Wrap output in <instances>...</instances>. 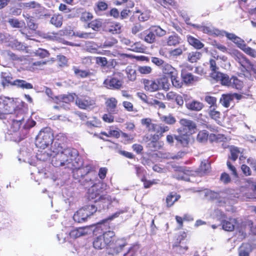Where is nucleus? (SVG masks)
Returning <instances> with one entry per match:
<instances>
[{
    "mask_svg": "<svg viewBox=\"0 0 256 256\" xmlns=\"http://www.w3.org/2000/svg\"><path fill=\"white\" fill-rule=\"evenodd\" d=\"M26 108L22 103L16 105L13 98L0 96V119L7 127L6 138L20 142L28 134L36 122L26 118Z\"/></svg>",
    "mask_w": 256,
    "mask_h": 256,
    "instance_id": "obj_1",
    "label": "nucleus"
},
{
    "mask_svg": "<svg viewBox=\"0 0 256 256\" xmlns=\"http://www.w3.org/2000/svg\"><path fill=\"white\" fill-rule=\"evenodd\" d=\"M52 162V165L55 167H64L72 170L74 178L79 182L93 168V166L91 164L82 167V163L78 158L77 150L70 148H66L64 152L58 154Z\"/></svg>",
    "mask_w": 256,
    "mask_h": 256,
    "instance_id": "obj_2",
    "label": "nucleus"
},
{
    "mask_svg": "<svg viewBox=\"0 0 256 256\" xmlns=\"http://www.w3.org/2000/svg\"><path fill=\"white\" fill-rule=\"evenodd\" d=\"M115 236L113 231L108 230L102 234L96 236L93 239V247L96 250L106 248L109 254L114 255L120 252L127 246L128 242L124 238L112 240Z\"/></svg>",
    "mask_w": 256,
    "mask_h": 256,
    "instance_id": "obj_3",
    "label": "nucleus"
},
{
    "mask_svg": "<svg viewBox=\"0 0 256 256\" xmlns=\"http://www.w3.org/2000/svg\"><path fill=\"white\" fill-rule=\"evenodd\" d=\"M204 196L208 198L215 200L220 206L231 204L230 201L234 198H238L239 195L234 190L228 189L223 191L214 192L210 190H206Z\"/></svg>",
    "mask_w": 256,
    "mask_h": 256,
    "instance_id": "obj_4",
    "label": "nucleus"
},
{
    "mask_svg": "<svg viewBox=\"0 0 256 256\" xmlns=\"http://www.w3.org/2000/svg\"><path fill=\"white\" fill-rule=\"evenodd\" d=\"M88 198L90 200H94V202H101L103 204L104 208L108 207L109 204L113 203H118V200L114 198H112L108 194H102L100 192L96 190V188L92 186L88 189Z\"/></svg>",
    "mask_w": 256,
    "mask_h": 256,
    "instance_id": "obj_5",
    "label": "nucleus"
},
{
    "mask_svg": "<svg viewBox=\"0 0 256 256\" xmlns=\"http://www.w3.org/2000/svg\"><path fill=\"white\" fill-rule=\"evenodd\" d=\"M66 148H64L62 144L58 142H54L52 145L50 150H47L38 151L36 154V158L38 160L42 161H46L52 158V164L54 158L58 154H61L65 151Z\"/></svg>",
    "mask_w": 256,
    "mask_h": 256,
    "instance_id": "obj_6",
    "label": "nucleus"
},
{
    "mask_svg": "<svg viewBox=\"0 0 256 256\" xmlns=\"http://www.w3.org/2000/svg\"><path fill=\"white\" fill-rule=\"evenodd\" d=\"M54 140L53 134L50 128L46 127L42 129L36 138V146L44 150Z\"/></svg>",
    "mask_w": 256,
    "mask_h": 256,
    "instance_id": "obj_7",
    "label": "nucleus"
},
{
    "mask_svg": "<svg viewBox=\"0 0 256 256\" xmlns=\"http://www.w3.org/2000/svg\"><path fill=\"white\" fill-rule=\"evenodd\" d=\"M97 210V208L93 204L86 205L79 209L74 215V220L78 222H85Z\"/></svg>",
    "mask_w": 256,
    "mask_h": 256,
    "instance_id": "obj_8",
    "label": "nucleus"
},
{
    "mask_svg": "<svg viewBox=\"0 0 256 256\" xmlns=\"http://www.w3.org/2000/svg\"><path fill=\"white\" fill-rule=\"evenodd\" d=\"M144 89L150 92H154L160 88L167 89L168 88V84L167 80L164 78L154 80H144Z\"/></svg>",
    "mask_w": 256,
    "mask_h": 256,
    "instance_id": "obj_9",
    "label": "nucleus"
},
{
    "mask_svg": "<svg viewBox=\"0 0 256 256\" xmlns=\"http://www.w3.org/2000/svg\"><path fill=\"white\" fill-rule=\"evenodd\" d=\"M216 212L220 214V219H222L221 224L224 230L228 232H232L234 229L236 230V226L238 222V219L230 218L224 220L223 218L226 217V215L222 212L218 210Z\"/></svg>",
    "mask_w": 256,
    "mask_h": 256,
    "instance_id": "obj_10",
    "label": "nucleus"
},
{
    "mask_svg": "<svg viewBox=\"0 0 256 256\" xmlns=\"http://www.w3.org/2000/svg\"><path fill=\"white\" fill-rule=\"evenodd\" d=\"M93 166L92 170L86 174L84 178L80 180V183L85 188H92L96 184V182L98 181L97 177L96 172L94 170Z\"/></svg>",
    "mask_w": 256,
    "mask_h": 256,
    "instance_id": "obj_11",
    "label": "nucleus"
},
{
    "mask_svg": "<svg viewBox=\"0 0 256 256\" xmlns=\"http://www.w3.org/2000/svg\"><path fill=\"white\" fill-rule=\"evenodd\" d=\"M180 124L181 127L179 128V132L182 134H192L195 132L196 126L194 121L186 118H182L180 120Z\"/></svg>",
    "mask_w": 256,
    "mask_h": 256,
    "instance_id": "obj_12",
    "label": "nucleus"
},
{
    "mask_svg": "<svg viewBox=\"0 0 256 256\" xmlns=\"http://www.w3.org/2000/svg\"><path fill=\"white\" fill-rule=\"evenodd\" d=\"M122 80L119 74L108 77L104 82V84L109 89H120L122 86Z\"/></svg>",
    "mask_w": 256,
    "mask_h": 256,
    "instance_id": "obj_13",
    "label": "nucleus"
},
{
    "mask_svg": "<svg viewBox=\"0 0 256 256\" xmlns=\"http://www.w3.org/2000/svg\"><path fill=\"white\" fill-rule=\"evenodd\" d=\"M221 84L224 86H230L240 90L242 86V82L236 76H232L230 78L229 76L226 74L220 81Z\"/></svg>",
    "mask_w": 256,
    "mask_h": 256,
    "instance_id": "obj_14",
    "label": "nucleus"
},
{
    "mask_svg": "<svg viewBox=\"0 0 256 256\" xmlns=\"http://www.w3.org/2000/svg\"><path fill=\"white\" fill-rule=\"evenodd\" d=\"M174 170L176 172L174 174V177L178 180L188 181V176L191 174V171L187 170L186 167L180 166L176 164L172 166Z\"/></svg>",
    "mask_w": 256,
    "mask_h": 256,
    "instance_id": "obj_15",
    "label": "nucleus"
},
{
    "mask_svg": "<svg viewBox=\"0 0 256 256\" xmlns=\"http://www.w3.org/2000/svg\"><path fill=\"white\" fill-rule=\"evenodd\" d=\"M94 232L95 228L93 226L80 227L72 230L70 232V236L71 238H76Z\"/></svg>",
    "mask_w": 256,
    "mask_h": 256,
    "instance_id": "obj_16",
    "label": "nucleus"
},
{
    "mask_svg": "<svg viewBox=\"0 0 256 256\" xmlns=\"http://www.w3.org/2000/svg\"><path fill=\"white\" fill-rule=\"evenodd\" d=\"M230 54L244 69L247 70L252 66L249 60L246 59L244 55L238 50H232Z\"/></svg>",
    "mask_w": 256,
    "mask_h": 256,
    "instance_id": "obj_17",
    "label": "nucleus"
},
{
    "mask_svg": "<svg viewBox=\"0 0 256 256\" xmlns=\"http://www.w3.org/2000/svg\"><path fill=\"white\" fill-rule=\"evenodd\" d=\"M252 224V221L250 220H238V222L236 226V230L238 232L240 236H241L242 238H244L246 237L248 233L249 232L248 226Z\"/></svg>",
    "mask_w": 256,
    "mask_h": 256,
    "instance_id": "obj_18",
    "label": "nucleus"
},
{
    "mask_svg": "<svg viewBox=\"0 0 256 256\" xmlns=\"http://www.w3.org/2000/svg\"><path fill=\"white\" fill-rule=\"evenodd\" d=\"M76 104L81 109H88L95 104V101L88 96L77 97L76 100Z\"/></svg>",
    "mask_w": 256,
    "mask_h": 256,
    "instance_id": "obj_19",
    "label": "nucleus"
},
{
    "mask_svg": "<svg viewBox=\"0 0 256 256\" xmlns=\"http://www.w3.org/2000/svg\"><path fill=\"white\" fill-rule=\"evenodd\" d=\"M210 68L211 70L210 76L216 82H220L226 74L218 72V68L216 66L215 60L211 59L210 60Z\"/></svg>",
    "mask_w": 256,
    "mask_h": 256,
    "instance_id": "obj_20",
    "label": "nucleus"
},
{
    "mask_svg": "<svg viewBox=\"0 0 256 256\" xmlns=\"http://www.w3.org/2000/svg\"><path fill=\"white\" fill-rule=\"evenodd\" d=\"M46 94L50 98H51L54 100V102L58 104V102H62L65 103H68L70 102L73 101L74 100V96L72 95L69 94L68 96H60L52 97V90L49 88H46L45 90Z\"/></svg>",
    "mask_w": 256,
    "mask_h": 256,
    "instance_id": "obj_21",
    "label": "nucleus"
},
{
    "mask_svg": "<svg viewBox=\"0 0 256 256\" xmlns=\"http://www.w3.org/2000/svg\"><path fill=\"white\" fill-rule=\"evenodd\" d=\"M224 36H225L228 40H232L233 42L236 44L238 47L242 50L246 46L244 41L241 38L237 36L234 34L229 33L225 31Z\"/></svg>",
    "mask_w": 256,
    "mask_h": 256,
    "instance_id": "obj_22",
    "label": "nucleus"
},
{
    "mask_svg": "<svg viewBox=\"0 0 256 256\" xmlns=\"http://www.w3.org/2000/svg\"><path fill=\"white\" fill-rule=\"evenodd\" d=\"M181 74L184 82L186 84H192L200 80L198 77L194 76L190 72H187L184 70H182Z\"/></svg>",
    "mask_w": 256,
    "mask_h": 256,
    "instance_id": "obj_23",
    "label": "nucleus"
},
{
    "mask_svg": "<svg viewBox=\"0 0 256 256\" xmlns=\"http://www.w3.org/2000/svg\"><path fill=\"white\" fill-rule=\"evenodd\" d=\"M181 42V38L176 33L168 36L166 40V44L170 46H176Z\"/></svg>",
    "mask_w": 256,
    "mask_h": 256,
    "instance_id": "obj_24",
    "label": "nucleus"
},
{
    "mask_svg": "<svg viewBox=\"0 0 256 256\" xmlns=\"http://www.w3.org/2000/svg\"><path fill=\"white\" fill-rule=\"evenodd\" d=\"M118 102L114 98H110L106 100V104L108 112L113 114H116L118 110H116Z\"/></svg>",
    "mask_w": 256,
    "mask_h": 256,
    "instance_id": "obj_25",
    "label": "nucleus"
},
{
    "mask_svg": "<svg viewBox=\"0 0 256 256\" xmlns=\"http://www.w3.org/2000/svg\"><path fill=\"white\" fill-rule=\"evenodd\" d=\"M2 84L3 87L10 85L14 86L12 82V78L11 74L8 72H1Z\"/></svg>",
    "mask_w": 256,
    "mask_h": 256,
    "instance_id": "obj_26",
    "label": "nucleus"
},
{
    "mask_svg": "<svg viewBox=\"0 0 256 256\" xmlns=\"http://www.w3.org/2000/svg\"><path fill=\"white\" fill-rule=\"evenodd\" d=\"M186 106L190 110L194 111H200L204 107L202 103L195 100L188 102L186 101Z\"/></svg>",
    "mask_w": 256,
    "mask_h": 256,
    "instance_id": "obj_27",
    "label": "nucleus"
},
{
    "mask_svg": "<svg viewBox=\"0 0 256 256\" xmlns=\"http://www.w3.org/2000/svg\"><path fill=\"white\" fill-rule=\"evenodd\" d=\"M141 38L148 43L152 44L156 41V36L150 28L149 30H146L140 34Z\"/></svg>",
    "mask_w": 256,
    "mask_h": 256,
    "instance_id": "obj_28",
    "label": "nucleus"
},
{
    "mask_svg": "<svg viewBox=\"0 0 256 256\" xmlns=\"http://www.w3.org/2000/svg\"><path fill=\"white\" fill-rule=\"evenodd\" d=\"M230 154L228 158L232 161H236L240 154H242L243 150L236 146H232L229 148Z\"/></svg>",
    "mask_w": 256,
    "mask_h": 256,
    "instance_id": "obj_29",
    "label": "nucleus"
},
{
    "mask_svg": "<svg viewBox=\"0 0 256 256\" xmlns=\"http://www.w3.org/2000/svg\"><path fill=\"white\" fill-rule=\"evenodd\" d=\"M202 31L204 33L216 36H224L225 32L224 30H220L212 27L206 26L202 28Z\"/></svg>",
    "mask_w": 256,
    "mask_h": 256,
    "instance_id": "obj_30",
    "label": "nucleus"
},
{
    "mask_svg": "<svg viewBox=\"0 0 256 256\" xmlns=\"http://www.w3.org/2000/svg\"><path fill=\"white\" fill-rule=\"evenodd\" d=\"M189 134L180 133L179 136H175L174 138L178 144H181L182 146H187L190 142Z\"/></svg>",
    "mask_w": 256,
    "mask_h": 256,
    "instance_id": "obj_31",
    "label": "nucleus"
},
{
    "mask_svg": "<svg viewBox=\"0 0 256 256\" xmlns=\"http://www.w3.org/2000/svg\"><path fill=\"white\" fill-rule=\"evenodd\" d=\"M141 123L146 127L149 132H155L157 130V124L152 123V120L150 118H142L141 120Z\"/></svg>",
    "mask_w": 256,
    "mask_h": 256,
    "instance_id": "obj_32",
    "label": "nucleus"
},
{
    "mask_svg": "<svg viewBox=\"0 0 256 256\" xmlns=\"http://www.w3.org/2000/svg\"><path fill=\"white\" fill-rule=\"evenodd\" d=\"M187 40L190 44L196 49H200L204 46V44L200 40L192 36H188Z\"/></svg>",
    "mask_w": 256,
    "mask_h": 256,
    "instance_id": "obj_33",
    "label": "nucleus"
},
{
    "mask_svg": "<svg viewBox=\"0 0 256 256\" xmlns=\"http://www.w3.org/2000/svg\"><path fill=\"white\" fill-rule=\"evenodd\" d=\"M162 72L164 74L169 75L170 77H174L175 74H178L177 70L168 64L164 63L162 66Z\"/></svg>",
    "mask_w": 256,
    "mask_h": 256,
    "instance_id": "obj_34",
    "label": "nucleus"
},
{
    "mask_svg": "<svg viewBox=\"0 0 256 256\" xmlns=\"http://www.w3.org/2000/svg\"><path fill=\"white\" fill-rule=\"evenodd\" d=\"M14 86H16L18 88H22V89H32L33 88L32 85L26 82V80H16L14 81L13 82Z\"/></svg>",
    "mask_w": 256,
    "mask_h": 256,
    "instance_id": "obj_35",
    "label": "nucleus"
},
{
    "mask_svg": "<svg viewBox=\"0 0 256 256\" xmlns=\"http://www.w3.org/2000/svg\"><path fill=\"white\" fill-rule=\"evenodd\" d=\"M63 16L61 14H54L51 18L50 24L56 28H60L62 24Z\"/></svg>",
    "mask_w": 256,
    "mask_h": 256,
    "instance_id": "obj_36",
    "label": "nucleus"
},
{
    "mask_svg": "<svg viewBox=\"0 0 256 256\" xmlns=\"http://www.w3.org/2000/svg\"><path fill=\"white\" fill-rule=\"evenodd\" d=\"M128 48L136 52H143L144 51V46L140 42H133L130 48Z\"/></svg>",
    "mask_w": 256,
    "mask_h": 256,
    "instance_id": "obj_37",
    "label": "nucleus"
},
{
    "mask_svg": "<svg viewBox=\"0 0 256 256\" xmlns=\"http://www.w3.org/2000/svg\"><path fill=\"white\" fill-rule=\"evenodd\" d=\"M22 4L24 8L28 9H34L36 10H39L42 8L41 5L35 1L24 2Z\"/></svg>",
    "mask_w": 256,
    "mask_h": 256,
    "instance_id": "obj_38",
    "label": "nucleus"
},
{
    "mask_svg": "<svg viewBox=\"0 0 256 256\" xmlns=\"http://www.w3.org/2000/svg\"><path fill=\"white\" fill-rule=\"evenodd\" d=\"M118 42L117 40L113 37H110L106 39L103 44H102L100 48H109L113 46Z\"/></svg>",
    "mask_w": 256,
    "mask_h": 256,
    "instance_id": "obj_39",
    "label": "nucleus"
},
{
    "mask_svg": "<svg viewBox=\"0 0 256 256\" xmlns=\"http://www.w3.org/2000/svg\"><path fill=\"white\" fill-rule=\"evenodd\" d=\"M202 54L198 52H192L188 54V60L192 63L197 62L201 58Z\"/></svg>",
    "mask_w": 256,
    "mask_h": 256,
    "instance_id": "obj_40",
    "label": "nucleus"
},
{
    "mask_svg": "<svg viewBox=\"0 0 256 256\" xmlns=\"http://www.w3.org/2000/svg\"><path fill=\"white\" fill-rule=\"evenodd\" d=\"M108 31L112 34H119L121 32V26L117 22L112 24L108 28Z\"/></svg>",
    "mask_w": 256,
    "mask_h": 256,
    "instance_id": "obj_41",
    "label": "nucleus"
},
{
    "mask_svg": "<svg viewBox=\"0 0 256 256\" xmlns=\"http://www.w3.org/2000/svg\"><path fill=\"white\" fill-rule=\"evenodd\" d=\"M73 70L75 74L78 77L84 78L90 76V72L88 71L80 70L75 66L73 68Z\"/></svg>",
    "mask_w": 256,
    "mask_h": 256,
    "instance_id": "obj_42",
    "label": "nucleus"
},
{
    "mask_svg": "<svg viewBox=\"0 0 256 256\" xmlns=\"http://www.w3.org/2000/svg\"><path fill=\"white\" fill-rule=\"evenodd\" d=\"M127 76L129 80L134 81L136 78V70L130 66H128L126 69Z\"/></svg>",
    "mask_w": 256,
    "mask_h": 256,
    "instance_id": "obj_43",
    "label": "nucleus"
},
{
    "mask_svg": "<svg viewBox=\"0 0 256 256\" xmlns=\"http://www.w3.org/2000/svg\"><path fill=\"white\" fill-rule=\"evenodd\" d=\"M180 196L175 194H170L168 195L166 198V202L168 206H171L180 198Z\"/></svg>",
    "mask_w": 256,
    "mask_h": 256,
    "instance_id": "obj_44",
    "label": "nucleus"
},
{
    "mask_svg": "<svg viewBox=\"0 0 256 256\" xmlns=\"http://www.w3.org/2000/svg\"><path fill=\"white\" fill-rule=\"evenodd\" d=\"M186 48L184 45H181L178 48L174 49L170 51V54L172 56H180L184 51H186Z\"/></svg>",
    "mask_w": 256,
    "mask_h": 256,
    "instance_id": "obj_45",
    "label": "nucleus"
},
{
    "mask_svg": "<svg viewBox=\"0 0 256 256\" xmlns=\"http://www.w3.org/2000/svg\"><path fill=\"white\" fill-rule=\"evenodd\" d=\"M186 154V152L184 151L178 152L176 154H171L170 153L166 154L165 156L163 157L164 158L170 159H176L178 160L180 158H182Z\"/></svg>",
    "mask_w": 256,
    "mask_h": 256,
    "instance_id": "obj_46",
    "label": "nucleus"
},
{
    "mask_svg": "<svg viewBox=\"0 0 256 256\" xmlns=\"http://www.w3.org/2000/svg\"><path fill=\"white\" fill-rule=\"evenodd\" d=\"M208 114L214 120L216 121H220V113L216 110V108L208 109Z\"/></svg>",
    "mask_w": 256,
    "mask_h": 256,
    "instance_id": "obj_47",
    "label": "nucleus"
},
{
    "mask_svg": "<svg viewBox=\"0 0 256 256\" xmlns=\"http://www.w3.org/2000/svg\"><path fill=\"white\" fill-rule=\"evenodd\" d=\"M139 248L137 244H133L128 248L127 252L124 254L123 256H134Z\"/></svg>",
    "mask_w": 256,
    "mask_h": 256,
    "instance_id": "obj_48",
    "label": "nucleus"
},
{
    "mask_svg": "<svg viewBox=\"0 0 256 256\" xmlns=\"http://www.w3.org/2000/svg\"><path fill=\"white\" fill-rule=\"evenodd\" d=\"M150 28L154 34L160 37L164 36L166 33V31L162 28L160 26H152Z\"/></svg>",
    "mask_w": 256,
    "mask_h": 256,
    "instance_id": "obj_49",
    "label": "nucleus"
},
{
    "mask_svg": "<svg viewBox=\"0 0 256 256\" xmlns=\"http://www.w3.org/2000/svg\"><path fill=\"white\" fill-rule=\"evenodd\" d=\"M205 101L210 105L209 108L216 107V98L212 96H206L204 98Z\"/></svg>",
    "mask_w": 256,
    "mask_h": 256,
    "instance_id": "obj_50",
    "label": "nucleus"
},
{
    "mask_svg": "<svg viewBox=\"0 0 256 256\" xmlns=\"http://www.w3.org/2000/svg\"><path fill=\"white\" fill-rule=\"evenodd\" d=\"M186 233H185L184 232H182L180 235L178 236L177 240H177L176 243H178V244H176L174 246H180V249L182 248L185 250H187L188 248V247L187 246H182L181 245L182 240H184L185 238L186 237Z\"/></svg>",
    "mask_w": 256,
    "mask_h": 256,
    "instance_id": "obj_51",
    "label": "nucleus"
},
{
    "mask_svg": "<svg viewBox=\"0 0 256 256\" xmlns=\"http://www.w3.org/2000/svg\"><path fill=\"white\" fill-rule=\"evenodd\" d=\"M102 22L100 20H95L89 23L88 26L92 28L94 30L97 31L102 26Z\"/></svg>",
    "mask_w": 256,
    "mask_h": 256,
    "instance_id": "obj_52",
    "label": "nucleus"
},
{
    "mask_svg": "<svg viewBox=\"0 0 256 256\" xmlns=\"http://www.w3.org/2000/svg\"><path fill=\"white\" fill-rule=\"evenodd\" d=\"M161 120L162 121L168 124H173L176 122L175 118L171 114L162 116L161 118Z\"/></svg>",
    "mask_w": 256,
    "mask_h": 256,
    "instance_id": "obj_53",
    "label": "nucleus"
},
{
    "mask_svg": "<svg viewBox=\"0 0 256 256\" xmlns=\"http://www.w3.org/2000/svg\"><path fill=\"white\" fill-rule=\"evenodd\" d=\"M86 124V125L89 128H98L100 126V122L96 118H94L92 120L87 121Z\"/></svg>",
    "mask_w": 256,
    "mask_h": 256,
    "instance_id": "obj_54",
    "label": "nucleus"
},
{
    "mask_svg": "<svg viewBox=\"0 0 256 256\" xmlns=\"http://www.w3.org/2000/svg\"><path fill=\"white\" fill-rule=\"evenodd\" d=\"M93 18L92 14L88 12H82L80 15V20L84 22L90 20Z\"/></svg>",
    "mask_w": 256,
    "mask_h": 256,
    "instance_id": "obj_55",
    "label": "nucleus"
},
{
    "mask_svg": "<svg viewBox=\"0 0 256 256\" xmlns=\"http://www.w3.org/2000/svg\"><path fill=\"white\" fill-rule=\"evenodd\" d=\"M94 187L96 188V190L101 194L104 190L106 189L107 184L105 182H100L98 180V181L96 182V184H94Z\"/></svg>",
    "mask_w": 256,
    "mask_h": 256,
    "instance_id": "obj_56",
    "label": "nucleus"
},
{
    "mask_svg": "<svg viewBox=\"0 0 256 256\" xmlns=\"http://www.w3.org/2000/svg\"><path fill=\"white\" fill-rule=\"evenodd\" d=\"M230 96L224 94H223L220 99V103L226 108H228L230 106Z\"/></svg>",
    "mask_w": 256,
    "mask_h": 256,
    "instance_id": "obj_57",
    "label": "nucleus"
},
{
    "mask_svg": "<svg viewBox=\"0 0 256 256\" xmlns=\"http://www.w3.org/2000/svg\"><path fill=\"white\" fill-rule=\"evenodd\" d=\"M208 133L206 130H202L198 132L197 136V140L200 142L206 141L208 137Z\"/></svg>",
    "mask_w": 256,
    "mask_h": 256,
    "instance_id": "obj_58",
    "label": "nucleus"
},
{
    "mask_svg": "<svg viewBox=\"0 0 256 256\" xmlns=\"http://www.w3.org/2000/svg\"><path fill=\"white\" fill-rule=\"evenodd\" d=\"M148 146L152 151H155L160 149L162 145L159 142H150L148 144Z\"/></svg>",
    "mask_w": 256,
    "mask_h": 256,
    "instance_id": "obj_59",
    "label": "nucleus"
},
{
    "mask_svg": "<svg viewBox=\"0 0 256 256\" xmlns=\"http://www.w3.org/2000/svg\"><path fill=\"white\" fill-rule=\"evenodd\" d=\"M36 56H38L41 58H44L48 56L49 52L46 50L38 48L34 52Z\"/></svg>",
    "mask_w": 256,
    "mask_h": 256,
    "instance_id": "obj_60",
    "label": "nucleus"
},
{
    "mask_svg": "<svg viewBox=\"0 0 256 256\" xmlns=\"http://www.w3.org/2000/svg\"><path fill=\"white\" fill-rule=\"evenodd\" d=\"M138 72L141 74H149L152 72V69L151 67L149 66H140L138 68Z\"/></svg>",
    "mask_w": 256,
    "mask_h": 256,
    "instance_id": "obj_61",
    "label": "nucleus"
},
{
    "mask_svg": "<svg viewBox=\"0 0 256 256\" xmlns=\"http://www.w3.org/2000/svg\"><path fill=\"white\" fill-rule=\"evenodd\" d=\"M97 8H95V11L97 13L98 11H104L107 9L108 4L104 2H98L96 4Z\"/></svg>",
    "mask_w": 256,
    "mask_h": 256,
    "instance_id": "obj_62",
    "label": "nucleus"
},
{
    "mask_svg": "<svg viewBox=\"0 0 256 256\" xmlns=\"http://www.w3.org/2000/svg\"><path fill=\"white\" fill-rule=\"evenodd\" d=\"M26 24L29 28L32 30H35L38 28V25L34 22L32 18H28Z\"/></svg>",
    "mask_w": 256,
    "mask_h": 256,
    "instance_id": "obj_63",
    "label": "nucleus"
},
{
    "mask_svg": "<svg viewBox=\"0 0 256 256\" xmlns=\"http://www.w3.org/2000/svg\"><path fill=\"white\" fill-rule=\"evenodd\" d=\"M251 189L253 191V193L246 194V198H256V184L252 182Z\"/></svg>",
    "mask_w": 256,
    "mask_h": 256,
    "instance_id": "obj_64",
    "label": "nucleus"
}]
</instances>
